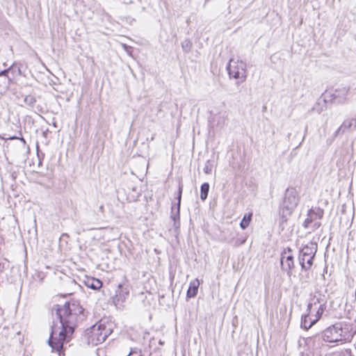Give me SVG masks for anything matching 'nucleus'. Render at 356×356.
<instances>
[{
	"label": "nucleus",
	"mask_w": 356,
	"mask_h": 356,
	"mask_svg": "<svg viewBox=\"0 0 356 356\" xmlns=\"http://www.w3.org/2000/svg\"><path fill=\"white\" fill-rule=\"evenodd\" d=\"M52 315L59 320L60 326H51L48 344L53 350L60 352L63 344L71 340L78 323L83 321L86 315L84 309L76 300L67 302L62 306L54 305Z\"/></svg>",
	"instance_id": "f257e3e1"
},
{
	"label": "nucleus",
	"mask_w": 356,
	"mask_h": 356,
	"mask_svg": "<svg viewBox=\"0 0 356 356\" xmlns=\"http://www.w3.org/2000/svg\"><path fill=\"white\" fill-rule=\"evenodd\" d=\"M353 337L350 326L343 322L337 323L326 328L320 336H315V338H322L328 343H346L350 341Z\"/></svg>",
	"instance_id": "f03ea898"
},
{
	"label": "nucleus",
	"mask_w": 356,
	"mask_h": 356,
	"mask_svg": "<svg viewBox=\"0 0 356 356\" xmlns=\"http://www.w3.org/2000/svg\"><path fill=\"white\" fill-rule=\"evenodd\" d=\"M299 200L300 197L295 188H288L286 190L282 206L279 211L280 226L287 222L289 217L298 206Z\"/></svg>",
	"instance_id": "7ed1b4c3"
},
{
	"label": "nucleus",
	"mask_w": 356,
	"mask_h": 356,
	"mask_svg": "<svg viewBox=\"0 0 356 356\" xmlns=\"http://www.w3.org/2000/svg\"><path fill=\"white\" fill-rule=\"evenodd\" d=\"M113 329L111 325H106L100 321L95 323L85 332L88 344L97 346L103 343L106 338L112 333Z\"/></svg>",
	"instance_id": "20e7f679"
},
{
	"label": "nucleus",
	"mask_w": 356,
	"mask_h": 356,
	"mask_svg": "<svg viewBox=\"0 0 356 356\" xmlns=\"http://www.w3.org/2000/svg\"><path fill=\"white\" fill-rule=\"evenodd\" d=\"M227 70L230 78L237 80L236 83L245 81L247 77L246 64L241 60L230 59Z\"/></svg>",
	"instance_id": "39448f33"
},
{
	"label": "nucleus",
	"mask_w": 356,
	"mask_h": 356,
	"mask_svg": "<svg viewBox=\"0 0 356 356\" xmlns=\"http://www.w3.org/2000/svg\"><path fill=\"white\" fill-rule=\"evenodd\" d=\"M324 215V211L320 207H312L307 212V217L305 220L302 226L307 229L309 227L314 231L321 226V222L318 220H321Z\"/></svg>",
	"instance_id": "423d86ee"
},
{
	"label": "nucleus",
	"mask_w": 356,
	"mask_h": 356,
	"mask_svg": "<svg viewBox=\"0 0 356 356\" xmlns=\"http://www.w3.org/2000/svg\"><path fill=\"white\" fill-rule=\"evenodd\" d=\"M291 249L288 248L281 254L280 264L282 270L286 271L289 276L292 275V270L294 268L293 257L291 254Z\"/></svg>",
	"instance_id": "0eeeda50"
},
{
	"label": "nucleus",
	"mask_w": 356,
	"mask_h": 356,
	"mask_svg": "<svg viewBox=\"0 0 356 356\" xmlns=\"http://www.w3.org/2000/svg\"><path fill=\"white\" fill-rule=\"evenodd\" d=\"M183 191V185L181 183L179 184L178 187V193H177V203L176 207V210L175 211L174 207H172L171 211V218L174 221V227L178 229L180 226V205H181V195Z\"/></svg>",
	"instance_id": "6e6552de"
},
{
	"label": "nucleus",
	"mask_w": 356,
	"mask_h": 356,
	"mask_svg": "<svg viewBox=\"0 0 356 356\" xmlns=\"http://www.w3.org/2000/svg\"><path fill=\"white\" fill-rule=\"evenodd\" d=\"M349 88L343 87L336 89L332 94V101L334 104H343L347 102Z\"/></svg>",
	"instance_id": "1a4fd4ad"
},
{
	"label": "nucleus",
	"mask_w": 356,
	"mask_h": 356,
	"mask_svg": "<svg viewBox=\"0 0 356 356\" xmlns=\"http://www.w3.org/2000/svg\"><path fill=\"white\" fill-rule=\"evenodd\" d=\"M315 256L311 255H298V261L302 270H308L313 265L314 258Z\"/></svg>",
	"instance_id": "9d476101"
},
{
	"label": "nucleus",
	"mask_w": 356,
	"mask_h": 356,
	"mask_svg": "<svg viewBox=\"0 0 356 356\" xmlns=\"http://www.w3.org/2000/svg\"><path fill=\"white\" fill-rule=\"evenodd\" d=\"M317 243L311 241L300 250L299 254L315 256L317 252Z\"/></svg>",
	"instance_id": "9b49d317"
},
{
	"label": "nucleus",
	"mask_w": 356,
	"mask_h": 356,
	"mask_svg": "<svg viewBox=\"0 0 356 356\" xmlns=\"http://www.w3.org/2000/svg\"><path fill=\"white\" fill-rule=\"evenodd\" d=\"M200 286V282L198 279H195L190 282L189 287L186 293L187 298H194L198 291V287Z\"/></svg>",
	"instance_id": "f8f14e48"
},
{
	"label": "nucleus",
	"mask_w": 356,
	"mask_h": 356,
	"mask_svg": "<svg viewBox=\"0 0 356 356\" xmlns=\"http://www.w3.org/2000/svg\"><path fill=\"white\" fill-rule=\"evenodd\" d=\"M86 286L94 290L99 289L102 286V282L97 278L87 277L84 280Z\"/></svg>",
	"instance_id": "ddd939ff"
},
{
	"label": "nucleus",
	"mask_w": 356,
	"mask_h": 356,
	"mask_svg": "<svg viewBox=\"0 0 356 356\" xmlns=\"http://www.w3.org/2000/svg\"><path fill=\"white\" fill-rule=\"evenodd\" d=\"M353 122H355L354 127H356V119H350L345 120L343 124L341 125V127L337 129L336 131V134H338L339 131L345 132L348 129L351 128V127L353 124Z\"/></svg>",
	"instance_id": "4468645a"
},
{
	"label": "nucleus",
	"mask_w": 356,
	"mask_h": 356,
	"mask_svg": "<svg viewBox=\"0 0 356 356\" xmlns=\"http://www.w3.org/2000/svg\"><path fill=\"white\" fill-rule=\"evenodd\" d=\"M210 186L209 183L205 182L202 184L200 186V199L202 201H204L208 196V193L209 191Z\"/></svg>",
	"instance_id": "2eb2a0df"
},
{
	"label": "nucleus",
	"mask_w": 356,
	"mask_h": 356,
	"mask_svg": "<svg viewBox=\"0 0 356 356\" xmlns=\"http://www.w3.org/2000/svg\"><path fill=\"white\" fill-rule=\"evenodd\" d=\"M308 317V315H305L304 317H302L301 320V327L305 330L309 329L317 321V319H314L309 322L307 320Z\"/></svg>",
	"instance_id": "dca6fc26"
},
{
	"label": "nucleus",
	"mask_w": 356,
	"mask_h": 356,
	"mask_svg": "<svg viewBox=\"0 0 356 356\" xmlns=\"http://www.w3.org/2000/svg\"><path fill=\"white\" fill-rule=\"evenodd\" d=\"M252 213H250L248 216L245 215L242 220L240 222V227L242 229H246L251 221Z\"/></svg>",
	"instance_id": "f3484780"
},
{
	"label": "nucleus",
	"mask_w": 356,
	"mask_h": 356,
	"mask_svg": "<svg viewBox=\"0 0 356 356\" xmlns=\"http://www.w3.org/2000/svg\"><path fill=\"white\" fill-rule=\"evenodd\" d=\"M192 45L189 39H186L181 42V48L185 53H188L191 50Z\"/></svg>",
	"instance_id": "a211bd4d"
},
{
	"label": "nucleus",
	"mask_w": 356,
	"mask_h": 356,
	"mask_svg": "<svg viewBox=\"0 0 356 356\" xmlns=\"http://www.w3.org/2000/svg\"><path fill=\"white\" fill-rule=\"evenodd\" d=\"M213 168V162L210 160H207L205 163L203 171L205 174L209 175L211 173Z\"/></svg>",
	"instance_id": "6ab92c4d"
},
{
	"label": "nucleus",
	"mask_w": 356,
	"mask_h": 356,
	"mask_svg": "<svg viewBox=\"0 0 356 356\" xmlns=\"http://www.w3.org/2000/svg\"><path fill=\"white\" fill-rule=\"evenodd\" d=\"M24 104L28 106L33 107L36 102L35 97L32 95H26L24 99Z\"/></svg>",
	"instance_id": "aec40b11"
},
{
	"label": "nucleus",
	"mask_w": 356,
	"mask_h": 356,
	"mask_svg": "<svg viewBox=\"0 0 356 356\" xmlns=\"http://www.w3.org/2000/svg\"><path fill=\"white\" fill-rule=\"evenodd\" d=\"M325 309V304H320L318 308V310L316 312V318L317 321L318 319H320V318L321 317L322 314H323L324 311Z\"/></svg>",
	"instance_id": "412c9836"
},
{
	"label": "nucleus",
	"mask_w": 356,
	"mask_h": 356,
	"mask_svg": "<svg viewBox=\"0 0 356 356\" xmlns=\"http://www.w3.org/2000/svg\"><path fill=\"white\" fill-rule=\"evenodd\" d=\"M317 303H320V299L319 298H316V296H314L310 301V302H309V304L307 305V310L309 312L311 311L313 305H316Z\"/></svg>",
	"instance_id": "4be33fe9"
},
{
	"label": "nucleus",
	"mask_w": 356,
	"mask_h": 356,
	"mask_svg": "<svg viewBox=\"0 0 356 356\" xmlns=\"http://www.w3.org/2000/svg\"><path fill=\"white\" fill-rule=\"evenodd\" d=\"M10 69H11V67L8 68V69H6V70H3L1 71L0 72V76H8V73L10 70Z\"/></svg>",
	"instance_id": "5701e85b"
},
{
	"label": "nucleus",
	"mask_w": 356,
	"mask_h": 356,
	"mask_svg": "<svg viewBox=\"0 0 356 356\" xmlns=\"http://www.w3.org/2000/svg\"><path fill=\"white\" fill-rule=\"evenodd\" d=\"M6 139L14 140V139H18V137H17V136H9V137L6 138Z\"/></svg>",
	"instance_id": "b1692460"
},
{
	"label": "nucleus",
	"mask_w": 356,
	"mask_h": 356,
	"mask_svg": "<svg viewBox=\"0 0 356 356\" xmlns=\"http://www.w3.org/2000/svg\"><path fill=\"white\" fill-rule=\"evenodd\" d=\"M99 211L102 213H104V206L101 205L99 207Z\"/></svg>",
	"instance_id": "393cba45"
},
{
	"label": "nucleus",
	"mask_w": 356,
	"mask_h": 356,
	"mask_svg": "<svg viewBox=\"0 0 356 356\" xmlns=\"http://www.w3.org/2000/svg\"><path fill=\"white\" fill-rule=\"evenodd\" d=\"M122 2H123L124 3H125V4H128V3H131L133 1H123Z\"/></svg>",
	"instance_id": "a878e982"
},
{
	"label": "nucleus",
	"mask_w": 356,
	"mask_h": 356,
	"mask_svg": "<svg viewBox=\"0 0 356 356\" xmlns=\"http://www.w3.org/2000/svg\"><path fill=\"white\" fill-rule=\"evenodd\" d=\"M71 282H72V283H74V284H76V282H75V281H74V280L71 281Z\"/></svg>",
	"instance_id": "bb28decb"
},
{
	"label": "nucleus",
	"mask_w": 356,
	"mask_h": 356,
	"mask_svg": "<svg viewBox=\"0 0 356 356\" xmlns=\"http://www.w3.org/2000/svg\"><path fill=\"white\" fill-rule=\"evenodd\" d=\"M322 110H318V113H321Z\"/></svg>",
	"instance_id": "cd10ccee"
}]
</instances>
